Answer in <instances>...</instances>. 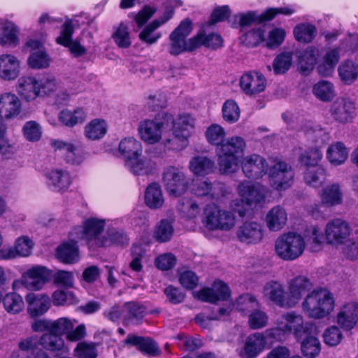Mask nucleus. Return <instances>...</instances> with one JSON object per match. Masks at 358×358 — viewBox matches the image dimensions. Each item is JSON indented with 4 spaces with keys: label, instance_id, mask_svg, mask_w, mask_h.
<instances>
[{
    "label": "nucleus",
    "instance_id": "obj_1",
    "mask_svg": "<svg viewBox=\"0 0 358 358\" xmlns=\"http://www.w3.org/2000/svg\"><path fill=\"white\" fill-rule=\"evenodd\" d=\"M305 236L306 241L301 234L295 232L282 234L275 242L276 255L282 260L294 261L303 255L306 244L312 251H318L323 237L319 228L316 226L310 227L306 231Z\"/></svg>",
    "mask_w": 358,
    "mask_h": 358
},
{
    "label": "nucleus",
    "instance_id": "obj_2",
    "mask_svg": "<svg viewBox=\"0 0 358 358\" xmlns=\"http://www.w3.org/2000/svg\"><path fill=\"white\" fill-rule=\"evenodd\" d=\"M301 308L310 318H324L334 310V296L327 289L317 288L306 295L301 303Z\"/></svg>",
    "mask_w": 358,
    "mask_h": 358
},
{
    "label": "nucleus",
    "instance_id": "obj_3",
    "mask_svg": "<svg viewBox=\"0 0 358 358\" xmlns=\"http://www.w3.org/2000/svg\"><path fill=\"white\" fill-rule=\"evenodd\" d=\"M245 147V142L242 137L233 136L225 138L222 143L216 148L220 171L222 173L229 174L236 171L237 155L243 154Z\"/></svg>",
    "mask_w": 358,
    "mask_h": 358
},
{
    "label": "nucleus",
    "instance_id": "obj_4",
    "mask_svg": "<svg viewBox=\"0 0 358 358\" xmlns=\"http://www.w3.org/2000/svg\"><path fill=\"white\" fill-rule=\"evenodd\" d=\"M172 120V138H166L164 141V145L169 150H182L189 144V138L192 135L194 127V120L189 115H180L176 119Z\"/></svg>",
    "mask_w": 358,
    "mask_h": 358
},
{
    "label": "nucleus",
    "instance_id": "obj_5",
    "mask_svg": "<svg viewBox=\"0 0 358 358\" xmlns=\"http://www.w3.org/2000/svg\"><path fill=\"white\" fill-rule=\"evenodd\" d=\"M192 31V22L189 18L180 22L179 25L169 35L168 52L171 55L178 56L185 52H192L196 49V38L187 40Z\"/></svg>",
    "mask_w": 358,
    "mask_h": 358
},
{
    "label": "nucleus",
    "instance_id": "obj_6",
    "mask_svg": "<svg viewBox=\"0 0 358 358\" xmlns=\"http://www.w3.org/2000/svg\"><path fill=\"white\" fill-rule=\"evenodd\" d=\"M105 226V220L92 217L87 219L83 227H77L71 233L73 239L85 240L90 247H104L102 232Z\"/></svg>",
    "mask_w": 358,
    "mask_h": 358
},
{
    "label": "nucleus",
    "instance_id": "obj_7",
    "mask_svg": "<svg viewBox=\"0 0 358 358\" xmlns=\"http://www.w3.org/2000/svg\"><path fill=\"white\" fill-rule=\"evenodd\" d=\"M202 223L210 230L228 231L235 224V216L232 212L216 205H208L203 211Z\"/></svg>",
    "mask_w": 358,
    "mask_h": 358
},
{
    "label": "nucleus",
    "instance_id": "obj_8",
    "mask_svg": "<svg viewBox=\"0 0 358 358\" xmlns=\"http://www.w3.org/2000/svg\"><path fill=\"white\" fill-rule=\"evenodd\" d=\"M281 328L287 334L293 335L297 340H301L310 334L313 325L305 322L303 315L296 311L283 313L278 317Z\"/></svg>",
    "mask_w": 358,
    "mask_h": 358
},
{
    "label": "nucleus",
    "instance_id": "obj_9",
    "mask_svg": "<svg viewBox=\"0 0 358 358\" xmlns=\"http://www.w3.org/2000/svg\"><path fill=\"white\" fill-rule=\"evenodd\" d=\"M162 182L169 194L179 196L187 189L189 180L178 168H166L162 176Z\"/></svg>",
    "mask_w": 358,
    "mask_h": 358
},
{
    "label": "nucleus",
    "instance_id": "obj_10",
    "mask_svg": "<svg viewBox=\"0 0 358 358\" xmlns=\"http://www.w3.org/2000/svg\"><path fill=\"white\" fill-rule=\"evenodd\" d=\"M294 172L292 166L282 160H278L269 170L271 186L278 191L288 189L292 184Z\"/></svg>",
    "mask_w": 358,
    "mask_h": 358
},
{
    "label": "nucleus",
    "instance_id": "obj_11",
    "mask_svg": "<svg viewBox=\"0 0 358 358\" xmlns=\"http://www.w3.org/2000/svg\"><path fill=\"white\" fill-rule=\"evenodd\" d=\"M351 232L352 229L346 221L341 218H336L327 223L324 236L328 244L340 245L345 243Z\"/></svg>",
    "mask_w": 358,
    "mask_h": 358
},
{
    "label": "nucleus",
    "instance_id": "obj_12",
    "mask_svg": "<svg viewBox=\"0 0 358 358\" xmlns=\"http://www.w3.org/2000/svg\"><path fill=\"white\" fill-rule=\"evenodd\" d=\"M241 165L245 177L254 180L262 178L268 169L266 159L257 154L244 157L241 162Z\"/></svg>",
    "mask_w": 358,
    "mask_h": 358
},
{
    "label": "nucleus",
    "instance_id": "obj_13",
    "mask_svg": "<svg viewBox=\"0 0 358 358\" xmlns=\"http://www.w3.org/2000/svg\"><path fill=\"white\" fill-rule=\"evenodd\" d=\"M74 323L67 317H61L52 322L51 331L59 336L66 335L69 341H78L83 338L86 334L85 327L80 324L73 329Z\"/></svg>",
    "mask_w": 358,
    "mask_h": 358
},
{
    "label": "nucleus",
    "instance_id": "obj_14",
    "mask_svg": "<svg viewBox=\"0 0 358 358\" xmlns=\"http://www.w3.org/2000/svg\"><path fill=\"white\" fill-rule=\"evenodd\" d=\"M329 112L335 122L346 124L355 116V105L349 99L338 98L331 104Z\"/></svg>",
    "mask_w": 358,
    "mask_h": 358
},
{
    "label": "nucleus",
    "instance_id": "obj_15",
    "mask_svg": "<svg viewBox=\"0 0 358 358\" xmlns=\"http://www.w3.org/2000/svg\"><path fill=\"white\" fill-rule=\"evenodd\" d=\"M237 190L241 201L249 206H256L264 202L265 189L259 185L243 181L238 185Z\"/></svg>",
    "mask_w": 358,
    "mask_h": 358
},
{
    "label": "nucleus",
    "instance_id": "obj_16",
    "mask_svg": "<svg viewBox=\"0 0 358 358\" xmlns=\"http://www.w3.org/2000/svg\"><path fill=\"white\" fill-rule=\"evenodd\" d=\"M73 31L74 29L72 21L70 20H66L62 26L60 35L56 38V42L68 48L73 57H79L84 55L87 50L80 42L76 40H72Z\"/></svg>",
    "mask_w": 358,
    "mask_h": 358
},
{
    "label": "nucleus",
    "instance_id": "obj_17",
    "mask_svg": "<svg viewBox=\"0 0 358 358\" xmlns=\"http://www.w3.org/2000/svg\"><path fill=\"white\" fill-rule=\"evenodd\" d=\"M263 295L280 308H292L288 292L285 290L284 286L278 281L272 280L266 283L263 288Z\"/></svg>",
    "mask_w": 358,
    "mask_h": 358
},
{
    "label": "nucleus",
    "instance_id": "obj_18",
    "mask_svg": "<svg viewBox=\"0 0 358 358\" xmlns=\"http://www.w3.org/2000/svg\"><path fill=\"white\" fill-rule=\"evenodd\" d=\"M236 236L241 243L245 244H257L263 239V227L257 222H244L238 227L236 231Z\"/></svg>",
    "mask_w": 358,
    "mask_h": 358
},
{
    "label": "nucleus",
    "instance_id": "obj_19",
    "mask_svg": "<svg viewBox=\"0 0 358 358\" xmlns=\"http://www.w3.org/2000/svg\"><path fill=\"white\" fill-rule=\"evenodd\" d=\"M313 287V282L305 275H297L289 280L287 292L292 308H294L301 299L303 295L310 291Z\"/></svg>",
    "mask_w": 358,
    "mask_h": 358
},
{
    "label": "nucleus",
    "instance_id": "obj_20",
    "mask_svg": "<svg viewBox=\"0 0 358 358\" xmlns=\"http://www.w3.org/2000/svg\"><path fill=\"white\" fill-rule=\"evenodd\" d=\"M37 343V337H29L18 344L20 352H13L12 358H51L50 355Z\"/></svg>",
    "mask_w": 358,
    "mask_h": 358
},
{
    "label": "nucleus",
    "instance_id": "obj_21",
    "mask_svg": "<svg viewBox=\"0 0 358 358\" xmlns=\"http://www.w3.org/2000/svg\"><path fill=\"white\" fill-rule=\"evenodd\" d=\"M196 297L201 301L215 303L220 301H228L230 290L227 284L217 280L214 282L210 288H203L197 292Z\"/></svg>",
    "mask_w": 358,
    "mask_h": 358
},
{
    "label": "nucleus",
    "instance_id": "obj_22",
    "mask_svg": "<svg viewBox=\"0 0 358 358\" xmlns=\"http://www.w3.org/2000/svg\"><path fill=\"white\" fill-rule=\"evenodd\" d=\"M141 138L148 144H155L162 139L164 124L153 120H145L138 124Z\"/></svg>",
    "mask_w": 358,
    "mask_h": 358
},
{
    "label": "nucleus",
    "instance_id": "obj_23",
    "mask_svg": "<svg viewBox=\"0 0 358 358\" xmlns=\"http://www.w3.org/2000/svg\"><path fill=\"white\" fill-rule=\"evenodd\" d=\"M50 272L44 266H36L28 269L22 278V284L29 289H40L48 280Z\"/></svg>",
    "mask_w": 358,
    "mask_h": 358
},
{
    "label": "nucleus",
    "instance_id": "obj_24",
    "mask_svg": "<svg viewBox=\"0 0 358 358\" xmlns=\"http://www.w3.org/2000/svg\"><path fill=\"white\" fill-rule=\"evenodd\" d=\"M358 322V303L352 301L343 305L336 317V322L343 330L354 328Z\"/></svg>",
    "mask_w": 358,
    "mask_h": 358
},
{
    "label": "nucleus",
    "instance_id": "obj_25",
    "mask_svg": "<svg viewBox=\"0 0 358 358\" xmlns=\"http://www.w3.org/2000/svg\"><path fill=\"white\" fill-rule=\"evenodd\" d=\"M266 80L264 76L257 71H250L242 76L240 85L248 95H255L265 90Z\"/></svg>",
    "mask_w": 358,
    "mask_h": 358
},
{
    "label": "nucleus",
    "instance_id": "obj_26",
    "mask_svg": "<svg viewBox=\"0 0 358 358\" xmlns=\"http://www.w3.org/2000/svg\"><path fill=\"white\" fill-rule=\"evenodd\" d=\"M21 112V101L17 96L12 92L0 94V117L2 119H13Z\"/></svg>",
    "mask_w": 358,
    "mask_h": 358
},
{
    "label": "nucleus",
    "instance_id": "obj_27",
    "mask_svg": "<svg viewBox=\"0 0 358 358\" xmlns=\"http://www.w3.org/2000/svg\"><path fill=\"white\" fill-rule=\"evenodd\" d=\"M222 185L211 182L207 179H199L194 181L191 192L196 196L215 199L222 194Z\"/></svg>",
    "mask_w": 358,
    "mask_h": 358
},
{
    "label": "nucleus",
    "instance_id": "obj_28",
    "mask_svg": "<svg viewBox=\"0 0 358 358\" xmlns=\"http://www.w3.org/2000/svg\"><path fill=\"white\" fill-rule=\"evenodd\" d=\"M27 46L31 49L28 58V64L31 68L39 69L49 66L50 58L40 41L30 40L27 43Z\"/></svg>",
    "mask_w": 358,
    "mask_h": 358
},
{
    "label": "nucleus",
    "instance_id": "obj_29",
    "mask_svg": "<svg viewBox=\"0 0 358 358\" xmlns=\"http://www.w3.org/2000/svg\"><path fill=\"white\" fill-rule=\"evenodd\" d=\"M20 62L11 54L0 55V78L4 80H13L20 74Z\"/></svg>",
    "mask_w": 358,
    "mask_h": 358
},
{
    "label": "nucleus",
    "instance_id": "obj_30",
    "mask_svg": "<svg viewBox=\"0 0 358 358\" xmlns=\"http://www.w3.org/2000/svg\"><path fill=\"white\" fill-rule=\"evenodd\" d=\"M145 315L146 308L141 303L130 301L123 305L122 320L127 325L141 324Z\"/></svg>",
    "mask_w": 358,
    "mask_h": 358
},
{
    "label": "nucleus",
    "instance_id": "obj_31",
    "mask_svg": "<svg viewBox=\"0 0 358 358\" xmlns=\"http://www.w3.org/2000/svg\"><path fill=\"white\" fill-rule=\"evenodd\" d=\"M27 311L31 317L43 315L50 307V299L47 295L30 293L27 295Z\"/></svg>",
    "mask_w": 358,
    "mask_h": 358
},
{
    "label": "nucleus",
    "instance_id": "obj_32",
    "mask_svg": "<svg viewBox=\"0 0 358 358\" xmlns=\"http://www.w3.org/2000/svg\"><path fill=\"white\" fill-rule=\"evenodd\" d=\"M172 14V12L167 13L161 19L155 20L148 24L139 34L140 40L150 45L155 43L161 38L162 34L160 32L155 33V31L171 19Z\"/></svg>",
    "mask_w": 358,
    "mask_h": 358
},
{
    "label": "nucleus",
    "instance_id": "obj_33",
    "mask_svg": "<svg viewBox=\"0 0 358 358\" xmlns=\"http://www.w3.org/2000/svg\"><path fill=\"white\" fill-rule=\"evenodd\" d=\"M124 343L128 345L136 346L140 351L149 356L155 357L159 355L161 353L156 343L149 338L130 334L127 336Z\"/></svg>",
    "mask_w": 358,
    "mask_h": 358
},
{
    "label": "nucleus",
    "instance_id": "obj_34",
    "mask_svg": "<svg viewBox=\"0 0 358 358\" xmlns=\"http://www.w3.org/2000/svg\"><path fill=\"white\" fill-rule=\"evenodd\" d=\"M47 185L55 192L67 189L71 182L69 174L61 170H52L45 174Z\"/></svg>",
    "mask_w": 358,
    "mask_h": 358
},
{
    "label": "nucleus",
    "instance_id": "obj_35",
    "mask_svg": "<svg viewBox=\"0 0 358 358\" xmlns=\"http://www.w3.org/2000/svg\"><path fill=\"white\" fill-rule=\"evenodd\" d=\"M322 204L331 207L343 202V192L340 184L331 183L324 186L320 194Z\"/></svg>",
    "mask_w": 358,
    "mask_h": 358
},
{
    "label": "nucleus",
    "instance_id": "obj_36",
    "mask_svg": "<svg viewBox=\"0 0 358 358\" xmlns=\"http://www.w3.org/2000/svg\"><path fill=\"white\" fill-rule=\"evenodd\" d=\"M17 91L27 101L33 100L38 96V81L32 76H22L17 80Z\"/></svg>",
    "mask_w": 358,
    "mask_h": 358
},
{
    "label": "nucleus",
    "instance_id": "obj_37",
    "mask_svg": "<svg viewBox=\"0 0 358 358\" xmlns=\"http://www.w3.org/2000/svg\"><path fill=\"white\" fill-rule=\"evenodd\" d=\"M287 220V214L285 210L280 206L272 208L266 217L268 228L273 231L280 230L285 225Z\"/></svg>",
    "mask_w": 358,
    "mask_h": 358
},
{
    "label": "nucleus",
    "instance_id": "obj_38",
    "mask_svg": "<svg viewBox=\"0 0 358 358\" xmlns=\"http://www.w3.org/2000/svg\"><path fill=\"white\" fill-rule=\"evenodd\" d=\"M119 151L127 159V162H130L141 156L143 148L140 141L133 137H129L120 141Z\"/></svg>",
    "mask_w": 358,
    "mask_h": 358
},
{
    "label": "nucleus",
    "instance_id": "obj_39",
    "mask_svg": "<svg viewBox=\"0 0 358 358\" xmlns=\"http://www.w3.org/2000/svg\"><path fill=\"white\" fill-rule=\"evenodd\" d=\"M265 337L262 333H254L245 340L244 352L248 358H255L264 348Z\"/></svg>",
    "mask_w": 358,
    "mask_h": 358
},
{
    "label": "nucleus",
    "instance_id": "obj_40",
    "mask_svg": "<svg viewBox=\"0 0 358 358\" xmlns=\"http://www.w3.org/2000/svg\"><path fill=\"white\" fill-rule=\"evenodd\" d=\"M57 258L66 264H75L79 260V251L77 242L71 241L62 243L57 250Z\"/></svg>",
    "mask_w": 358,
    "mask_h": 358
},
{
    "label": "nucleus",
    "instance_id": "obj_41",
    "mask_svg": "<svg viewBox=\"0 0 358 358\" xmlns=\"http://www.w3.org/2000/svg\"><path fill=\"white\" fill-rule=\"evenodd\" d=\"M327 171L322 166L306 168L303 173V180L308 185L314 187H320L326 181Z\"/></svg>",
    "mask_w": 358,
    "mask_h": 358
},
{
    "label": "nucleus",
    "instance_id": "obj_42",
    "mask_svg": "<svg viewBox=\"0 0 358 358\" xmlns=\"http://www.w3.org/2000/svg\"><path fill=\"white\" fill-rule=\"evenodd\" d=\"M37 343L44 350L50 352L61 351L64 348V341L62 336L51 331L37 338Z\"/></svg>",
    "mask_w": 358,
    "mask_h": 358
},
{
    "label": "nucleus",
    "instance_id": "obj_43",
    "mask_svg": "<svg viewBox=\"0 0 358 358\" xmlns=\"http://www.w3.org/2000/svg\"><path fill=\"white\" fill-rule=\"evenodd\" d=\"M127 166L134 174L143 176L152 173L155 169L156 163L150 157H143L127 162Z\"/></svg>",
    "mask_w": 358,
    "mask_h": 358
},
{
    "label": "nucleus",
    "instance_id": "obj_44",
    "mask_svg": "<svg viewBox=\"0 0 358 358\" xmlns=\"http://www.w3.org/2000/svg\"><path fill=\"white\" fill-rule=\"evenodd\" d=\"M145 203L152 209H157L163 206L164 199L158 183L153 182L148 186L145 193Z\"/></svg>",
    "mask_w": 358,
    "mask_h": 358
},
{
    "label": "nucleus",
    "instance_id": "obj_45",
    "mask_svg": "<svg viewBox=\"0 0 358 358\" xmlns=\"http://www.w3.org/2000/svg\"><path fill=\"white\" fill-rule=\"evenodd\" d=\"M348 157V150L342 142H336L327 150V159L334 166L343 164Z\"/></svg>",
    "mask_w": 358,
    "mask_h": 358
},
{
    "label": "nucleus",
    "instance_id": "obj_46",
    "mask_svg": "<svg viewBox=\"0 0 358 358\" xmlns=\"http://www.w3.org/2000/svg\"><path fill=\"white\" fill-rule=\"evenodd\" d=\"M319 57V50L313 47H308L298 55L299 66L301 71L308 73L316 64Z\"/></svg>",
    "mask_w": 358,
    "mask_h": 358
},
{
    "label": "nucleus",
    "instance_id": "obj_47",
    "mask_svg": "<svg viewBox=\"0 0 358 358\" xmlns=\"http://www.w3.org/2000/svg\"><path fill=\"white\" fill-rule=\"evenodd\" d=\"M18 30L11 22L6 21L2 24L0 34V45L6 47H15L19 44Z\"/></svg>",
    "mask_w": 358,
    "mask_h": 358
},
{
    "label": "nucleus",
    "instance_id": "obj_48",
    "mask_svg": "<svg viewBox=\"0 0 358 358\" xmlns=\"http://www.w3.org/2000/svg\"><path fill=\"white\" fill-rule=\"evenodd\" d=\"M190 170L197 176H205L214 171L215 163L210 159L198 156L192 158L189 162Z\"/></svg>",
    "mask_w": 358,
    "mask_h": 358
},
{
    "label": "nucleus",
    "instance_id": "obj_49",
    "mask_svg": "<svg viewBox=\"0 0 358 358\" xmlns=\"http://www.w3.org/2000/svg\"><path fill=\"white\" fill-rule=\"evenodd\" d=\"M323 157L322 152L317 146L301 150L299 155V162L308 167L319 166L318 164Z\"/></svg>",
    "mask_w": 358,
    "mask_h": 358
},
{
    "label": "nucleus",
    "instance_id": "obj_50",
    "mask_svg": "<svg viewBox=\"0 0 358 358\" xmlns=\"http://www.w3.org/2000/svg\"><path fill=\"white\" fill-rule=\"evenodd\" d=\"M306 137L313 143H324L329 138L327 131L320 127H315L311 122L306 123L301 128Z\"/></svg>",
    "mask_w": 358,
    "mask_h": 358
},
{
    "label": "nucleus",
    "instance_id": "obj_51",
    "mask_svg": "<svg viewBox=\"0 0 358 358\" xmlns=\"http://www.w3.org/2000/svg\"><path fill=\"white\" fill-rule=\"evenodd\" d=\"M58 118L64 125L72 127L85 120L86 113L83 108H80L76 109L73 112L65 109L59 113Z\"/></svg>",
    "mask_w": 358,
    "mask_h": 358
},
{
    "label": "nucleus",
    "instance_id": "obj_52",
    "mask_svg": "<svg viewBox=\"0 0 358 358\" xmlns=\"http://www.w3.org/2000/svg\"><path fill=\"white\" fill-rule=\"evenodd\" d=\"M293 33L296 41L308 43L316 36L317 28L310 23H301L294 28Z\"/></svg>",
    "mask_w": 358,
    "mask_h": 358
},
{
    "label": "nucleus",
    "instance_id": "obj_53",
    "mask_svg": "<svg viewBox=\"0 0 358 358\" xmlns=\"http://www.w3.org/2000/svg\"><path fill=\"white\" fill-rule=\"evenodd\" d=\"M313 93L317 99L324 102L330 101L335 96L334 85L327 80H320L315 84Z\"/></svg>",
    "mask_w": 358,
    "mask_h": 358
},
{
    "label": "nucleus",
    "instance_id": "obj_54",
    "mask_svg": "<svg viewBox=\"0 0 358 358\" xmlns=\"http://www.w3.org/2000/svg\"><path fill=\"white\" fill-rule=\"evenodd\" d=\"M1 301L5 310L10 314L20 313L24 306L22 296L15 292L7 293Z\"/></svg>",
    "mask_w": 358,
    "mask_h": 358
},
{
    "label": "nucleus",
    "instance_id": "obj_55",
    "mask_svg": "<svg viewBox=\"0 0 358 358\" xmlns=\"http://www.w3.org/2000/svg\"><path fill=\"white\" fill-rule=\"evenodd\" d=\"M107 131V124L104 120L95 119L85 126V134L87 138L97 140L102 138Z\"/></svg>",
    "mask_w": 358,
    "mask_h": 358
},
{
    "label": "nucleus",
    "instance_id": "obj_56",
    "mask_svg": "<svg viewBox=\"0 0 358 358\" xmlns=\"http://www.w3.org/2000/svg\"><path fill=\"white\" fill-rule=\"evenodd\" d=\"M177 209L183 217L189 219L195 218L201 211L198 203L194 200L188 198L180 200L177 205Z\"/></svg>",
    "mask_w": 358,
    "mask_h": 358
},
{
    "label": "nucleus",
    "instance_id": "obj_57",
    "mask_svg": "<svg viewBox=\"0 0 358 358\" xmlns=\"http://www.w3.org/2000/svg\"><path fill=\"white\" fill-rule=\"evenodd\" d=\"M194 38H196V48L203 45L206 48L215 50L222 45V37L214 33L206 35L203 32H200L194 36Z\"/></svg>",
    "mask_w": 358,
    "mask_h": 358
},
{
    "label": "nucleus",
    "instance_id": "obj_58",
    "mask_svg": "<svg viewBox=\"0 0 358 358\" xmlns=\"http://www.w3.org/2000/svg\"><path fill=\"white\" fill-rule=\"evenodd\" d=\"M338 73L341 80L345 84L350 85L358 76V64L352 61H346L339 66Z\"/></svg>",
    "mask_w": 358,
    "mask_h": 358
},
{
    "label": "nucleus",
    "instance_id": "obj_59",
    "mask_svg": "<svg viewBox=\"0 0 358 358\" xmlns=\"http://www.w3.org/2000/svg\"><path fill=\"white\" fill-rule=\"evenodd\" d=\"M112 38L115 44L120 48H128L131 45L130 32L128 27L123 22L115 28Z\"/></svg>",
    "mask_w": 358,
    "mask_h": 358
},
{
    "label": "nucleus",
    "instance_id": "obj_60",
    "mask_svg": "<svg viewBox=\"0 0 358 358\" xmlns=\"http://www.w3.org/2000/svg\"><path fill=\"white\" fill-rule=\"evenodd\" d=\"M106 235L107 236L103 237V241H106L104 247L113 244L124 246L129 243L127 235L122 229L115 228L108 229Z\"/></svg>",
    "mask_w": 358,
    "mask_h": 358
},
{
    "label": "nucleus",
    "instance_id": "obj_61",
    "mask_svg": "<svg viewBox=\"0 0 358 358\" xmlns=\"http://www.w3.org/2000/svg\"><path fill=\"white\" fill-rule=\"evenodd\" d=\"M306 338L301 342V348L303 355L308 358H315L320 352V343L315 336H305Z\"/></svg>",
    "mask_w": 358,
    "mask_h": 358
},
{
    "label": "nucleus",
    "instance_id": "obj_62",
    "mask_svg": "<svg viewBox=\"0 0 358 358\" xmlns=\"http://www.w3.org/2000/svg\"><path fill=\"white\" fill-rule=\"evenodd\" d=\"M264 26L254 28L241 36V42L248 47L257 46L264 41Z\"/></svg>",
    "mask_w": 358,
    "mask_h": 358
},
{
    "label": "nucleus",
    "instance_id": "obj_63",
    "mask_svg": "<svg viewBox=\"0 0 358 358\" xmlns=\"http://www.w3.org/2000/svg\"><path fill=\"white\" fill-rule=\"evenodd\" d=\"M208 142L216 148L220 146L225 139L226 132L223 127L217 124H211L206 131Z\"/></svg>",
    "mask_w": 358,
    "mask_h": 358
},
{
    "label": "nucleus",
    "instance_id": "obj_64",
    "mask_svg": "<svg viewBox=\"0 0 358 358\" xmlns=\"http://www.w3.org/2000/svg\"><path fill=\"white\" fill-rule=\"evenodd\" d=\"M222 111L223 119L229 123H234L240 117V108L234 100L226 101L222 106Z\"/></svg>",
    "mask_w": 358,
    "mask_h": 358
}]
</instances>
